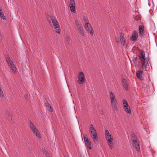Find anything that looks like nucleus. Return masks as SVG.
Returning <instances> with one entry per match:
<instances>
[{"mask_svg":"<svg viewBox=\"0 0 157 157\" xmlns=\"http://www.w3.org/2000/svg\"><path fill=\"white\" fill-rule=\"evenodd\" d=\"M47 18L50 25L54 28L56 32L59 34H60L61 29L60 26L55 17L53 16L50 15Z\"/></svg>","mask_w":157,"mask_h":157,"instance_id":"f257e3e1","label":"nucleus"},{"mask_svg":"<svg viewBox=\"0 0 157 157\" xmlns=\"http://www.w3.org/2000/svg\"><path fill=\"white\" fill-rule=\"evenodd\" d=\"M139 51L140 53L139 54V59L140 60L142 65V68L143 70L147 71L149 59H146L145 52L143 50H140Z\"/></svg>","mask_w":157,"mask_h":157,"instance_id":"f03ea898","label":"nucleus"},{"mask_svg":"<svg viewBox=\"0 0 157 157\" xmlns=\"http://www.w3.org/2000/svg\"><path fill=\"white\" fill-rule=\"evenodd\" d=\"M109 93L110 94L111 106L114 109L117 110L118 108L117 105V101L115 98V95L112 91H109Z\"/></svg>","mask_w":157,"mask_h":157,"instance_id":"7ed1b4c3","label":"nucleus"},{"mask_svg":"<svg viewBox=\"0 0 157 157\" xmlns=\"http://www.w3.org/2000/svg\"><path fill=\"white\" fill-rule=\"evenodd\" d=\"M85 24V27L86 30L89 32L91 36H93L94 33V30L91 25L88 22V21H86L85 19H84Z\"/></svg>","mask_w":157,"mask_h":157,"instance_id":"20e7f679","label":"nucleus"},{"mask_svg":"<svg viewBox=\"0 0 157 157\" xmlns=\"http://www.w3.org/2000/svg\"><path fill=\"white\" fill-rule=\"evenodd\" d=\"M78 82L80 85L83 84L85 82V78L84 75L82 72H80L78 74Z\"/></svg>","mask_w":157,"mask_h":157,"instance_id":"39448f33","label":"nucleus"},{"mask_svg":"<svg viewBox=\"0 0 157 157\" xmlns=\"http://www.w3.org/2000/svg\"><path fill=\"white\" fill-rule=\"evenodd\" d=\"M75 23L79 33L83 36H85L84 31L81 24L80 22L78 21H76Z\"/></svg>","mask_w":157,"mask_h":157,"instance_id":"423d86ee","label":"nucleus"},{"mask_svg":"<svg viewBox=\"0 0 157 157\" xmlns=\"http://www.w3.org/2000/svg\"><path fill=\"white\" fill-rule=\"evenodd\" d=\"M122 104L124 110L128 113L129 114H131V111L130 107L128 105L127 101L126 99H124L123 100Z\"/></svg>","mask_w":157,"mask_h":157,"instance_id":"0eeeda50","label":"nucleus"},{"mask_svg":"<svg viewBox=\"0 0 157 157\" xmlns=\"http://www.w3.org/2000/svg\"><path fill=\"white\" fill-rule=\"evenodd\" d=\"M69 6L71 11L74 13H76L75 3L74 0H70Z\"/></svg>","mask_w":157,"mask_h":157,"instance_id":"6e6552de","label":"nucleus"},{"mask_svg":"<svg viewBox=\"0 0 157 157\" xmlns=\"http://www.w3.org/2000/svg\"><path fill=\"white\" fill-rule=\"evenodd\" d=\"M138 36V33L136 31H134L130 37V40L133 41H136L137 39Z\"/></svg>","mask_w":157,"mask_h":157,"instance_id":"1a4fd4ad","label":"nucleus"},{"mask_svg":"<svg viewBox=\"0 0 157 157\" xmlns=\"http://www.w3.org/2000/svg\"><path fill=\"white\" fill-rule=\"evenodd\" d=\"M84 141H85V144L86 146L90 150L91 149V142L90 140L87 138L84 137Z\"/></svg>","mask_w":157,"mask_h":157,"instance_id":"9d476101","label":"nucleus"},{"mask_svg":"<svg viewBox=\"0 0 157 157\" xmlns=\"http://www.w3.org/2000/svg\"><path fill=\"white\" fill-rule=\"evenodd\" d=\"M105 135L106 139L108 141L109 140H113L112 136L110 135L108 130H105Z\"/></svg>","mask_w":157,"mask_h":157,"instance_id":"9b49d317","label":"nucleus"},{"mask_svg":"<svg viewBox=\"0 0 157 157\" xmlns=\"http://www.w3.org/2000/svg\"><path fill=\"white\" fill-rule=\"evenodd\" d=\"M139 35L141 37L144 36V26L140 25L139 27Z\"/></svg>","mask_w":157,"mask_h":157,"instance_id":"f8f14e48","label":"nucleus"},{"mask_svg":"<svg viewBox=\"0 0 157 157\" xmlns=\"http://www.w3.org/2000/svg\"><path fill=\"white\" fill-rule=\"evenodd\" d=\"M33 133L38 138H41V136L40 132L37 129V128H31Z\"/></svg>","mask_w":157,"mask_h":157,"instance_id":"ddd939ff","label":"nucleus"},{"mask_svg":"<svg viewBox=\"0 0 157 157\" xmlns=\"http://www.w3.org/2000/svg\"><path fill=\"white\" fill-rule=\"evenodd\" d=\"M132 143L133 147L136 148L137 151H139L140 149L139 143L137 142V140H136L135 142H132Z\"/></svg>","mask_w":157,"mask_h":157,"instance_id":"4468645a","label":"nucleus"},{"mask_svg":"<svg viewBox=\"0 0 157 157\" xmlns=\"http://www.w3.org/2000/svg\"><path fill=\"white\" fill-rule=\"evenodd\" d=\"M120 41L121 44L123 46L125 45V39L124 36V34L122 33H120Z\"/></svg>","mask_w":157,"mask_h":157,"instance_id":"2eb2a0df","label":"nucleus"},{"mask_svg":"<svg viewBox=\"0 0 157 157\" xmlns=\"http://www.w3.org/2000/svg\"><path fill=\"white\" fill-rule=\"evenodd\" d=\"M122 84L124 88L126 90H128V86L127 80L125 79H123L122 80Z\"/></svg>","mask_w":157,"mask_h":157,"instance_id":"dca6fc26","label":"nucleus"},{"mask_svg":"<svg viewBox=\"0 0 157 157\" xmlns=\"http://www.w3.org/2000/svg\"><path fill=\"white\" fill-rule=\"evenodd\" d=\"M136 75L137 77L139 79H143V71H137L136 72Z\"/></svg>","mask_w":157,"mask_h":157,"instance_id":"f3484780","label":"nucleus"},{"mask_svg":"<svg viewBox=\"0 0 157 157\" xmlns=\"http://www.w3.org/2000/svg\"><path fill=\"white\" fill-rule=\"evenodd\" d=\"M6 60L7 62V63L8 65L10 66L12 65L13 64V63L12 61L10 59V57L7 56L6 58Z\"/></svg>","mask_w":157,"mask_h":157,"instance_id":"a211bd4d","label":"nucleus"},{"mask_svg":"<svg viewBox=\"0 0 157 157\" xmlns=\"http://www.w3.org/2000/svg\"><path fill=\"white\" fill-rule=\"evenodd\" d=\"M92 138L94 143L96 144H98L99 143V142L97 135H93Z\"/></svg>","mask_w":157,"mask_h":157,"instance_id":"6ab92c4d","label":"nucleus"},{"mask_svg":"<svg viewBox=\"0 0 157 157\" xmlns=\"http://www.w3.org/2000/svg\"><path fill=\"white\" fill-rule=\"evenodd\" d=\"M132 136V142H135L136 140H137V138L136 135L134 134L133 132H132L131 133Z\"/></svg>","mask_w":157,"mask_h":157,"instance_id":"aec40b11","label":"nucleus"},{"mask_svg":"<svg viewBox=\"0 0 157 157\" xmlns=\"http://www.w3.org/2000/svg\"><path fill=\"white\" fill-rule=\"evenodd\" d=\"M0 17L4 19H6V17L4 14L3 11L2 10V8L1 6H0Z\"/></svg>","mask_w":157,"mask_h":157,"instance_id":"412c9836","label":"nucleus"},{"mask_svg":"<svg viewBox=\"0 0 157 157\" xmlns=\"http://www.w3.org/2000/svg\"><path fill=\"white\" fill-rule=\"evenodd\" d=\"M90 133L93 136V135H97L96 131L94 128H90Z\"/></svg>","mask_w":157,"mask_h":157,"instance_id":"4be33fe9","label":"nucleus"},{"mask_svg":"<svg viewBox=\"0 0 157 157\" xmlns=\"http://www.w3.org/2000/svg\"><path fill=\"white\" fill-rule=\"evenodd\" d=\"M113 140L111 139V140H109L108 141H107L108 144L111 149H112L113 148Z\"/></svg>","mask_w":157,"mask_h":157,"instance_id":"5701e85b","label":"nucleus"},{"mask_svg":"<svg viewBox=\"0 0 157 157\" xmlns=\"http://www.w3.org/2000/svg\"><path fill=\"white\" fill-rule=\"evenodd\" d=\"M11 69L13 73L15 74H16L17 73V69L15 66L13 67H12Z\"/></svg>","mask_w":157,"mask_h":157,"instance_id":"b1692460","label":"nucleus"},{"mask_svg":"<svg viewBox=\"0 0 157 157\" xmlns=\"http://www.w3.org/2000/svg\"><path fill=\"white\" fill-rule=\"evenodd\" d=\"M70 37L67 36L66 38V41L67 44H69L70 43Z\"/></svg>","mask_w":157,"mask_h":157,"instance_id":"393cba45","label":"nucleus"},{"mask_svg":"<svg viewBox=\"0 0 157 157\" xmlns=\"http://www.w3.org/2000/svg\"><path fill=\"white\" fill-rule=\"evenodd\" d=\"M44 104L48 108H49L50 105V104L49 103L46 101L44 103Z\"/></svg>","mask_w":157,"mask_h":157,"instance_id":"a878e982","label":"nucleus"},{"mask_svg":"<svg viewBox=\"0 0 157 157\" xmlns=\"http://www.w3.org/2000/svg\"><path fill=\"white\" fill-rule=\"evenodd\" d=\"M99 113L101 115H104V113H103V110H102L101 109H99Z\"/></svg>","mask_w":157,"mask_h":157,"instance_id":"bb28decb","label":"nucleus"},{"mask_svg":"<svg viewBox=\"0 0 157 157\" xmlns=\"http://www.w3.org/2000/svg\"><path fill=\"white\" fill-rule=\"evenodd\" d=\"M30 128H34V124L31 122H30L29 124Z\"/></svg>","mask_w":157,"mask_h":157,"instance_id":"cd10ccee","label":"nucleus"},{"mask_svg":"<svg viewBox=\"0 0 157 157\" xmlns=\"http://www.w3.org/2000/svg\"><path fill=\"white\" fill-rule=\"evenodd\" d=\"M48 108L49 109L50 112H52L53 111V109L51 106H50Z\"/></svg>","mask_w":157,"mask_h":157,"instance_id":"c85d7f7f","label":"nucleus"},{"mask_svg":"<svg viewBox=\"0 0 157 157\" xmlns=\"http://www.w3.org/2000/svg\"><path fill=\"white\" fill-rule=\"evenodd\" d=\"M138 59V58L137 57H134V59H133V62L135 61L136 62Z\"/></svg>","mask_w":157,"mask_h":157,"instance_id":"c756f323","label":"nucleus"},{"mask_svg":"<svg viewBox=\"0 0 157 157\" xmlns=\"http://www.w3.org/2000/svg\"><path fill=\"white\" fill-rule=\"evenodd\" d=\"M42 150L44 154H46L47 152L45 149L44 148H42Z\"/></svg>","mask_w":157,"mask_h":157,"instance_id":"7c9ffc66","label":"nucleus"},{"mask_svg":"<svg viewBox=\"0 0 157 157\" xmlns=\"http://www.w3.org/2000/svg\"><path fill=\"white\" fill-rule=\"evenodd\" d=\"M15 66L14 65V64H13L12 65H11L10 66V68H12L13 67H14Z\"/></svg>","mask_w":157,"mask_h":157,"instance_id":"2f4dec72","label":"nucleus"},{"mask_svg":"<svg viewBox=\"0 0 157 157\" xmlns=\"http://www.w3.org/2000/svg\"><path fill=\"white\" fill-rule=\"evenodd\" d=\"M90 128H94V126L92 124L90 125Z\"/></svg>","mask_w":157,"mask_h":157,"instance_id":"473e14b6","label":"nucleus"},{"mask_svg":"<svg viewBox=\"0 0 157 157\" xmlns=\"http://www.w3.org/2000/svg\"><path fill=\"white\" fill-rule=\"evenodd\" d=\"M116 42H117V43H118L119 42V40H116Z\"/></svg>","mask_w":157,"mask_h":157,"instance_id":"72a5a7b5","label":"nucleus"},{"mask_svg":"<svg viewBox=\"0 0 157 157\" xmlns=\"http://www.w3.org/2000/svg\"><path fill=\"white\" fill-rule=\"evenodd\" d=\"M9 116L10 117L11 116V115L10 114H9Z\"/></svg>","mask_w":157,"mask_h":157,"instance_id":"f704fd0d","label":"nucleus"}]
</instances>
